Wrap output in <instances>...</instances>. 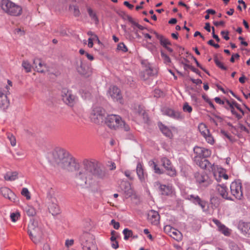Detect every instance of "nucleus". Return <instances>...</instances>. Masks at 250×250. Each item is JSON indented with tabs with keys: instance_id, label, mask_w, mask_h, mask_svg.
<instances>
[{
	"instance_id": "41",
	"label": "nucleus",
	"mask_w": 250,
	"mask_h": 250,
	"mask_svg": "<svg viewBox=\"0 0 250 250\" xmlns=\"http://www.w3.org/2000/svg\"><path fill=\"white\" fill-rule=\"evenodd\" d=\"M219 231L221 232L224 235L228 236L229 234V231L228 229L225 225H223L218 229Z\"/></svg>"
},
{
	"instance_id": "26",
	"label": "nucleus",
	"mask_w": 250,
	"mask_h": 250,
	"mask_svg": "<svg viewBox=\"0 0 250 250\" xmlns=\"http://www.w3.org/2000/svg\"><path fill=\"white\" fill-rule=\"evenodd\" d=\"M136 172L140 180L143 182L145 181L146 177L147 175H145L142 166L140 163H138L136 167Z\"/></svg>"
},
{
	"instance_id": "58",
	"label": "nucleus",
	"mask_w": 250,
	"mask_h": 250,
	"mask_svg": "<svg viewBox=\"0 0 250 250\" xmlns=\"http://www.w3.org/2000/svg\"><path fill=\"white\" fill-rule=\"evenodd\" d=\"M190 81L196 84H200L202 83V81L200 79H194L193 78H190Z\"/></svg>"
},
{
	"instance_id": "53",
	"label": "nucleus",
	"mask_w": 250,
	"mask_h": 250,
	"mask_svg": "<svg viewBox=\"0 0 250 250\" xmlns=\"http://www.w3.org/2000/svg\"><path fill=\"white\" fill-rule=\"evenodd\" d=\"M73 14L75 17H79L80 15V10L77 6H73Z\"/></svg>"
},
{
	"instance_id": "55",
	"label": "nucleus",
	"mask_w": 250,
	"mask_h": 250,
	"mask_svg": "<svg viewBox=\"0 0 250 250\" xmlns=\"http://www.w3.org/2000/svg\"><path fill=\"white\" fill-rule=\"evenodd\" d=\"M111 224L116 229H118L120 228V223L118 222H116L114 219L111 220Z\"/></svg>"
},
{
	"instance_id": "44",
	"label": "nucleus",
	"mask_w": 250,
	"mask_h": 250,
	"mask_svg": "<svg viewBox=\"0 0 250 250\" xmlns=\"http://www.w3.org/2000/svg\"><path fill=\"white\" fill-rule=\"evenodd\" d=\"M117 49L123 52H126L128 50L126 46L123 42H120L118 44Z\"/></svg>"
},
{
	"instance_id": "3",
	"label": "nucleus",
	"mask_w": 250,
	"mask_h": 250,
	"mask_svg": "<svg viewBox=\"0 0 250 250\" xmlns=\"http://www.w3.org/2000/svg\"><path fill=\"white\" fill-rule=\"evenodd\" d=\"M104 122L106 125L110 129L116 130L120 127L126 131L130 130L129 125L118 115L106 114Z\"/></svg>"
},
{
	"instance_id": "21",
	"label": "nucleus",
	"mask_w": 250,
	"mask_h": 250,
	"mask_svg": "<svg viewBox=\"0 0 250 250\" xmlns=\"http://www.w3.org/2000/svg\"><path fill=\"white\" fill-rule=\"evenodd\" d=\"M216 190L223 198L232 200L231 198L229 196L228 192L227 191V188L224 185H218L216 186Z\"/></svg>"
},
{
	"instance_id": "16",
	"label": "nucleus",
	"mask_w": 250,
	"mask_h": 250,
	"mask_svg": "<svg viewBox=\"0 0 250 250\" xmlns=\"http://www.w3.org/2000/svg\"><path fill=\"white\" fill-rule=\"evenodd\" d=\"M147 218L152 224L157 225L159 222L160 215L157 211L151 210L147 214Z\"/></svg>"
},
{
	"instance_id": "20",
	"label": "nucleus",
	"mask_w": 250,
	"mask_h": 250,
	"mask_svg": "<svg viewBox=\"0 0 250 250\" xmlns=\"http://www.w3.org/2000/svg\"><path fill=\"white\" fill-rule=\"evenodd\" d=\"M33 64L35 67L36 70L41 73L44 72L46 70V65L42 62L41 60L39 59H35L33 61Z\"/></svg>"
},
{
	"instance_id": "8",
	"label": "nucleus",
	"mask_w": 250,
	"mask_h": 250,
	"mask_svg": "<svg viewBox=\"0 0 250 250\" xmlns=\"http://www.w3.org/2000/svg\"><path fill=\"white\" fill-rule=\"evenodd\" d=\"M107 96L113 101L123 103V96L119 88L115 85H111L107 91Z\"/></svg>"
},
{
	"instance_id": "61",
	"label": "nucleus",
	"mask_w": 250,
	"mask_h": 250,
	"mask_svg": "<svg viewBox=\"0 0 250 250\" xmlns=\"http://www.w3.org/2000/svg\"><path fill=\"white\" fill-rule=\"evenodd\" d=\"M240 56L238 54H233L230 59V61L231 62H234V59H238L239 58Z\"/></svg>"
},
{
	"instance_id": "57",
	"label": "nucleus",
	"mask_w": 250,
	"mask_h": 250,
	"mask_svg": "<svg viewBox=\"0 0 250 250\" xmlns=\"http://www.w3.org/2000/svg\"><path fill=\"white\" fill-rule=\"evenodd\" d=\"M208 44L214 47L215 48H218L220 47L218 44L214 43V41L212 40L208 41Z\"/></svg>"
},
{
	"instance_id": "30",
	"label": "nucleus",
	"mask_w": 250,
	"mask_h": 250,
	"mask_svg": "<svg viewBox=\"0 0 250 250\" xmlns=\"http://www.w3.org/2000/svg\"><path fill=\"white\" fill-rule=\"evenodd\" d=\"M154 34L156 35V37L160 40L161 44L164 47H167V45L170 44V42L168 39L164 38L162 36L159 35L156 32H154Z\"/></svg>"
},
{
	"instance_id": "22",
	"label": "nucleus",
	"mask_w": 250,
	"mask_h": 250,
	"mask_svg": "<svg viewBox=\"0 0 250 250\" xmlns=\"http://www.w3.org/2000/svg\"><path fill=\"white\" fill-rule=\"evenodd\" d=\"M47 206L58 203L54 191L50 189L47 194Z\"/></svg>"
},
{
	"instance_id": "35",
	"label": "nucleus",
	"mask_w": 250,
	"mask_h": 250,
	"mask_svg": "<svg viewBox=\"0 0 250 250\" xmlns=\"http://www.w3.org/2000/svg\"><path fill=\"white\" fill-rule=\"evenodd\" d=\"M232 115L235 116L238 120L242 118L245 114V110H231Z\"/></svg>"
},
{
	"instance_id": "13",
	"label": "nucleus",
	"mask_w": 250,
	"mask_h": 250,
	"mask_svg": "<svg viewBox=\"0 0 250 250\" xmlns=\"http://www.w3.org/2000/svg\"><path fill=\"white\" fill-rule=\"evenodd\" d=\"M0 193L3 197L8 199L12 202L17 203L19 201L16 195L7 187H1L0 188Z\"/></svg>"
},
{
	"instance_id": "23",
	"label": "nucleus",
	"mask_w": 250,
	"mask_h": 250,
	"mask_svg": "<svg viewBox=\"0 0 250 250\" xmlns=\"http://www.w3.org/2000/svg\"><path fill=\"white\" fill-rule=\"evenodd\" d=\"M155 186L159 188L161 194L164 195H168L171 192V189L166 185H161L158 182L155 183Z\"/></svg>"
},
{
	"instance_id": "42",
	"label": "nucleus",
	"mask_w": 250,
	"mask_h": 250,
	"mask_svg": "<svg viewBox=\"0 0 250 250\" xmlns=\"http://www.w3.org/2000/svg\"><path fill=\"white\" fill-rule=\"evenodd\" d=\"M21 194L25 197L27 200H29L31 198L30 192L28 189L26 188H24L22 189Z\"/></svg>"
},
{
	"instance_id": "40",
	"label": "nucleus",
	"mask_w": 250,
	"mask_h": 250,
	"mask_svg": "<svg viewBox=\"0 0 250 250\" xmlns=\"http://www.w3.org/2000/svg\"><path fill=\"white\" fill-rule=\"evenodd\" d=\"M203 147H200L199 146H195L194 148V152L196 154L195 157H199L202 158V152L203 151Z\"/></svg>"
},
{
	"instance_id": "29",
	"label": "nucleus",
	"mask_w": 250,
	"mask_h": 250,
	"mask_svg": "<svg viewBox=\"0 0 250 250\" xmlns=\"http://www.w3.org/2000/svg\"><path fill=\"white\" fill-rule=\"evenodd\" d=\"M158 125L160 129L164 135L168 137L172 136V132L167 127L162 123H159Z\"/></svg>"
},
{
	"instance_id": "9",
	"label": "nucleus",
	"mask_w": 250,
	"mask_h": 250,
	"mask_svg": "<svg viewBox=\"0 0 250 250\" xmlns=\"http://www.w3.org/2000/svg\"><path fill=\"white\" fill-rule=\"evenodd\" d=\"M80 241L82 249L90 247L96 243L94 235L87 232L83 233L80 237Z\"/></svg>"
},
{
	"instance_id": "36",
	"label": "nucleus",
	"mask_w": 250,
	"mask_h": 250,
	"mask_svg": "<svg viewBox=\"0 0 250 250\" xmlns=\"http://www.w3.org/2000/svg\"><path fill=\"white\" fill-rule=\"evenodd\" d=\"M22 66L24 68L26 72L28 73L31 71L32 66L27 61H23L22 62Z\"/></svg>"
},
{
	"instance_id": "59",
	"label": "nucleus",
	"mask_w": 250,
	"mask_h": 250,
	"mask_svg": "<svg viewBox=\"0 0 250 250\" xmlns=\"http://www.w3.org/2000/svg\"><path fill=\"white\" fill-rule=\"evenodd\" d=\"M230 247L232 250H239V248L234 243H231L230 244Z\"/></svg>"
},
{
	"instance_id": "28",
	"label": "nucleus",
	"mask_w": 250,
	"mask_h": 250,
	"mask_svg": "<svg viewBox=\"0 0 250 250\" xmlns=\"http://www.w3.org/2000/svg\"><path fill=\"white\" fill-rule=\"evenodd\" d=\"M188 199L192 201L194 203H197L203 209L205 208L206 202L201 200L198 196H195L194 195H190Z\"/></svg>"
},
{
	"instance_id": "43",
	"label": "nucleus",
	"mask_w": 250,
	"mask_h": 250,
	"mask_svg": "<svg viewBox=\"0 0 250 250\" xmlns=\"http://www.w3.org/2000/svg\"><path fill=\"white\" fill-rule=\"evenodd\" d=\"M7 138L10 142L11 145L12 146H15L16 145V140L15 136L10 133L8 134Z\"/></svg>"
},
{
	"instance_id": "52",
	"label": "nucleus",
	"mask_w": 250,
	"mask_h": 250,
	"mask_svg": "<svg viewBox=\"0 0 250 250\" xmlns=\"http://www.w3.org/2000/svg\"><path fill=\"white\" fill-rule=\"evenodd\" d=\"M82 250H98V248L95 243L91 245L90 247H87L85 249H82Z\"/></svg>"
},
{
	"instance_id": "5",
	"label": "nucleus",
	"mask_w": 250,
	"mask_h": 250,
	"mask_svg": "<svg viewBox=\"0 0 250 250\" xmlns=\"http://www.w3.org/2000/svg\"><path fill=\"white\" fill-rule=\"evenodd\" d=\"M0 6L6 13L10 16H19L22 13L21 7L10 0H2Z\"/></svg>"
},
{
	"instance_id": "56",
	"label": "nucleus",
	"mask_w": 250,
	"mask_h": 250,
	"mask_svg": "<svg viewBox=\"0 0 250 250\" xmlns=\"http://www.w3.org/2000/svg\"><path fill=\"white\" fill-rule=\"evenodd\" d=\"M238 127L241 130L246 131L247 133H249V131L248 128H247L244 125H243L241 124H239Z\"/></svg>"
},
{
	"instance_id": "6",
	"label": "nucleus",
	"mask_w": 250,
	"mask_h": 250,
	"mask_svg": "<svg viewBox=\"0 0 250 250\" xmlns=\"http://www.w3.org/2000/svg\"><path fill=\"white\" fill-rule=\"evenodd\" d=\"M7 83L0 85V109H6L9 104L7 96L9 93V90L12 85V83L10 80H7Z\"/></svg>"
},
{
	"instance_id": "27",
	"label": "nucleus",
	"mask_w": 250,
	"mask_h": 250,
	"mask_svg": "<svg viewBox=\"0 0 250 250\" xmlns=\"http://www.w3.org/2000/svg\"><path fill=\"white\" fill-rule=\"evenodd\" d=\"M47 206L49 212L51 213L53 216L57 215L60 213V209L58 203L54 204Z\"/></svg>"
},
{
	"instance_id": "17",
	"label": "nucleus",
	"mask_w": 250,
	"mask_h": 250,
	"mask_svg": "<svg viewBox=\"0 0 250 250\" xmlns=\"http://www.w3.org/2000/svg\"><path fill=\"white\" fill-rule=\"evenodd\" d=\"M121 189L124 191L126 198L130 197L132 194V190L130 183L127 181H122L120 184Z\"/></svg>"
},
{
	"instance_id": "7",
	"label": "nucleus",
	"mask_w": 250,
	"mask_h": 250,
	"mask_svg": "<svg viewBox=\"0 0 250 250\" xmlns=\"http://www.w3.org/2000/svg\"><path fill=\"white\" fill-rule=\"evenodd\" d=\"M61 97L63 102L70 107H73L78 101V97L74 95L72 90L63 88L62 90Z\"/></svg>"
},
{
	"instance_id": "14",
	"label": "nucleus",
	"mask_w": 250,
	"mask_h": 250,
	"mask_svg": "<svg viewBox=\"0 0 250 250\" xmlns=\"http://www.w3.org/2000/svg\"><path fill=\"white\" fill-rule=\"evenodd\" d=\"M163 166L165 168L167 173L170 176L176 175V170L173 167L170 160L166 158H163L161 160Z\"/></svg>"
},
{
	"instance_id": "34",
	"label": "nucleus",
	"mask_w": 250,
	"mask_h": 250,
	"mask_svg": "<svg viewBox=\"0 0 250 250\" xmlns=\"http://www.w3.org/2000/svg\"><path fill=\"white\" fill-rule=\"evenodd\" d=\"M198 129L203 136H206L209 132L206 125L203 123L199 124L198 125Z\"/></svg>"
},
{
	"instance_id": "19",
	"label": "nucleus",
	"mask_w": 250,
	"mask_h": 250,
	"mask_svg": "<svg viewBox=\"0 0 250 250\" xmlns=\"http://www.w3.org/2000/svg\"><path fill=\"white\" fill-rule=\"evenodd\" d=\"M194 161L201 168L206 169L211 165V164L206 159L194 157Z\"/></svg>"
},
{
	"instance_id": "2",
	"label": "nucleus",
	"mask_w": 250,
	"mask_h": 250,
	"mask_svg": "<svg viewBox=\"0 0 250 250\" xmlns=\"http://www.w3.org/2000/svg\"><path fill=\"white\" fill-rule=\"evenodd\" d=\"M48 160L53 164L68 171L79 169L80 165L75 159L66 150L61 147L55 148L49 155Z\"/></svg>"
},
{
	"instance_id": "25",
	"label": "nucleus",
	"mask_w": 250,
	"mask_h": 250,
	"mask_svg": "<svg viewBox=\"0 0 250 250\" xmlns=\"http://www.w3.org/2000/svg\"><path fill=\"white\" fill-rule=\"evenodd\" d=\"M87 67L82 61L77 62V70L80 74L86 75L87 74Z\"/></svg>"
},
{
	"instance_id": "1",
	"label": "nucleus",
	"mask_w": 250,
	"mask_h": 250,
	"mask_svg": "<svg viewBox=\"0 0 250 250\" xmlns=\"http://www.w3.org/2000/svg\"><path fill=\"white\" fill-rule=\"evenodd\" d=\"M108 177V171L95 161L85 159L82 168L76 175L78 187L84 188L90 186L96 180H104Z\"/></svg>"
},
{
	"instance_id": "46",
	"label": "nucleus",
	"mask_w": 250,
	"mask_h": 250,
	"mask_svg": "<svg viewBox=\"0 0 250 250\" xmlns=\"http://www.w3.org/2000/svg\"><path fill=\"white\" fill-rule=\"evenodd\" d=\"M210 154H211V152L209 150L204 148L203 151L202 152V158H204V159H206V158L209 156L210 155Z\"/></svg>"
},
{
	"instance_id": "24",
	"label": "nucleus",
	"mask_w": 250,
	"mask_h": 250,
	"mask_svg": "<svg viewBox=\"0 0 250 250\" xmlns=\"http://www.w3.org/2000/svg\"><path fill=\"white\" fill-rule=\"evenodd\" d=\"M238 228L242 232L250 234V223L240 221L238 224Z\"/></svg>"
},
{
	"instance_id": "38",
	"label": "nucleus",
	"mask_w": 250,
	"mask_h": 250,
	"mask_svg": "<svg viewBox=\"0 0 250 250\" xmlns=\"http://www.w3.org/2000/svg\"><path fill=\"white\" fill-rule=\"evenodd\" d=\"M26 212L27 214L29 216H33L36 213L35 208L31 206H28L26 208Z\"/></svg>"
},
{
	"instance_id": "4",
	"label": "nucleus",
	"mask_w": 250,
	"mask_h": 250,
	"mask_svg": "<svg viewBox=\"0 0 250 250\" xmlns=\"http://www.w3.org/2000/svg\"><path fill=\"white\" fill-rule=\"evenodd\" d=\"M28 233L31 240L36 244L41 243L42 232L38 221L32 219L28 225Z\"/></svg>"
},
{
	"instance_id": "11",
	"label": "nucleus",
	"mask_w": 250,
	"mask_h": 250,
	"mask_svg": "<svg viewBox=\"0 0 250 250\" xmlns=\"http://www.w3.org/2000/svg\"><path fill=\"white\" fill-rule=\"evenodd\" d=\"M231 194L236 199H241L243 196L241 183L234 181L230 186Z\"/></svg>"
},
{
	"instance_id": "48",
	"label": "nucleus",
	"mask_w": 250,
	"mask_h": 250,
	"mask_svg": "<svg viewBox=\"0 0 250 250\" xmlns=\"http://www.w3.org/2000/svg\"><path fill=\"white\" fill-rule=\"evenodd\" d=\"M20 215L19 212L12 213L10 215V218L12 221L14 222H16L20 217Z\"/></svg>"
},
{
	"instance_id": "64",
	"label": "nucleus",
	"mask_w": 250,
	"mask_h": 250,
	"mask_svg": "<svg viewBox=\"0 0 250 250\" xmlns=\"http://www.w3.org/2000/svg\"><path fill=\"white\" fill-rule=\"evenodd\" d=\"M111 242V246L113 249H116L119 248V244L118 241H115Z\"/></svg>"
},
{
	"instance_id": "49",
	"label": "nucleus",
	"mask_w": 250,
	"mask_h": 250,
	"mask_svg": "<svg viewBox=\"0 0 250 250\" xmlns=\"http://www.w3.org/2000/svg\"><path fill=\"white\" fill-rule=\"evenodd\" d=\"M145 111V110H144ZM139 114H141L143 116V119L144 120V122L146 124H148L149 122V117L148 115L146 114V112H143L141 113V111L139 112Z\"/></svg>"
},
{
	"instance_id": "62",
	"label": "nucleus",
	"mask_w": 250,
	"mask_h": 250,
	"mask_svg": "<svg viewBox=\"0 0 250 250\" xmlns=\"http://www.w3.org/2000/svg\"><path fill=\"white\" fill-rule=\"evenodd\" d=\"M215 102L219 104H224V102L219 97H216L214 98Z\"/></svg>"
},
{
	"instance_id": "37",
	"label": "nucleus",
	"mask_w": 250,
	"mask_h": 250,
	"mask_svg": "<svg viewBox=\"0 0 250 250\" xmlns=\"http://www.w3.org/2000/svg\"><path fill=\"white\" fill-rule=\"evenodd\" d=\"M124 235V239L125 240H127L129 237H131L133 236V232L132 231L128 229H124L123 232Z\"/></svg>"
},
{
	"instance_id": "63",
	"label": "nucleus",
	"mask_w": 250,
	"mask_h": 250,
	"mask_svg": "<svg viewBox=\"0 0 250 250\" xmlns=\"http://www.w3.org/2000/svg\"><path fill=\"white\" fill-rule=\"evenodd\" d=\"M74 240L73 239L67 240L65 241V246L66 247H69L73 244Z\"/></svg>"
},
{
	"instance_id": "10",
	"label": "nucleus",
	"mask_w": 250,
	"mask_h": 250,
	"mask_svg": "<svg viewBox=\"0 0 250 250\" xmlns=\"http://www.w3.org/2000/svg\"><path fill=\"white\" fill-rule=\"evenodd\" d=\"M106 115L105 110H92L90 118L92 122L100 124L105 121Z\"/></svg>"
},
{
	"instance_id": "39",
	"label": "nucleus",
	"mask_w": 250,
	"mask_h": 250,
	"mask_svg": "<svg viewBox=\"0 0 250 250\" xmlns=\"http://www.w3.org/2000/svg\"><path fill=\"white\" fill-rule=\"evenodd\" d=\"M214 61L216 65L218 67L224 70H227V67L224 66V64L218 60V58L216 56L214 57Z\"/></svg>"
},
{
	"instance_id": "50",
	"label": "nucleus",
	"mask_w": 250,
	"mask_h": 250,
	"mask_svg": "<svg viewBox=\"0 0 250 250\" xmlns=\"http://www.w3.org/2000/svg\"><path fill=\"white\" fill-rule=\"evenodd\" d=\"M81 94L82 97L84 99H89L91 97V94L87 91L83 90V91L81 93Z\"/></svg>"
},
{
	"instance_id": "60",
	"label": "nucleus",
	"mask_w": 250,
	"mask_h": 250,
	"mask_svg": "<svg viewBox=\"0 0 250 250\" xmlns=\"http://www.w3.org/2000/svg\"><path fill=\"white\" fill-rule=\"evenodd\" d=\"M94 39H93V37H90L88 39V46L90 48H92L93 46V42H94Z\"/></svg>"
},
{
	"instance_id": "18",
	"label": "nucleus",
	"mask_w": 250,
	"mask_h": 250,
	"mask_svg": "<svg viewBox=\"0 0 250 250\" xmlns=\"http://www.w3.org/2000/svg\"><path fill=\"white\" fill-rule=\"evenodd\" d=\"M163 114L170 118L176 119H182L184 115L179 110H162Z\"/></svg>"
},
{
	"instance_id": "45",
	"label": "nucleus",
	"mask_w": 250,
	"mask_h": 250,
	"mask_svg": "<svg viewBox=\"0 0 250 250\" xmlns=\"http://www.w3.org/2000/svg\"><path fill=\"white\" fill-rule=\"evenodd\" d=\"M161 55L162 59H163L165 63H169L171 62V60L170 58L165 53H164L163 51H161Z\"/></svg>"
},
{
	"instance_id": "47",
	"label": "nucleus",
	"mask_w": 250,
	"mask_h": 250,
	"mask_svg": "<svg viewBox=\"0 0 250 250\" xmlns=\"http://www.w3.org/2000/svg\"><path fill=\"white\" fill-rule=\"evenodd\" d=\"M206 141L209 144H212L214 143V139L211 135L209 132L206 136H204Z\"/></svg>"
},
{
	"instance_id": "32",
	"label": "nucleus",
	"mask_w": 250,
	"mask_h": 250,
	"mask_svg": "<svg viewBox=\"0 0 250 250\" xmlns=\"http://www.w3.org/2000/svg\"><path fill=\"white\" fill-rule=\"evenodd\" d=\"M195 177L196 179V181L199 183H203L206 181L207 179L208 178V176L204 174H200L199 173H197L195 174Z\"/></svg>"
},
{
	"instance_id": "54",
	"label": "nucleus",
	"mask_w": 250,
	"mask_h": 250,
	"mask_svg": "<svg viewBox=\"0 0 250 250\" xmlns=\"http://www.w3.org/2000/svg\"><path fill=\"white\" fill-rule=\"evenodd\" d=\"M221 34L225 40L228 41L229 39V32L228 31H222L221 32Z\"/></svg>"
},
{
	"instance_id": "51",
	"label": "nucleus",
	"mask_w": 250,
	"mask_h": 250,
	"mask_svg": "<svg viewBox=\"0 0 250 250\" xmlns=\"http://www.w3.org/2000/svg\"><path fill=\"white\" fill-rule=\"evenodd\" d=\"M163 92L160 89H155L154 92V96L155 97L159 98L163 96Z\"/></svg>"
},
{
	"instance_id": "31",
	"label": "nucleus",
	"mask_w": 250,
	"mask_h": 250,
	"mask_svg": "<svg viewBox=\"0 0 250 250\" xmlns=\"http://www.w3.org/2000/svg\"><path fill=\"white\" fill-rule=\"evenodd\" d=\"M18 173L16 171L8 172L4 175V179L7 181H14L18 178Z\"/></svg>"
},
{
	"instance_id": "33",
	"label": "nucleus",
	"mask_w": 250,
	"mask_h": 250,
	"mask_svg": "<svg viewBox=\"0 0 250 250\" xmlns=\"http://www.w3.org/2000/svg\"><path fill=\"white\" fill-rule=\"evenodd\" d=\"M87 12L91 19L94 21L95 24H97L99 23V20L96 14L90 7L87 8Z\"/></svg>"
},
{
	"instance_id": "15",
	"label": "nucleus",
	"mask_w": 250,
	"mask_h": 250,
	"mask_svg": "<svg viewBox=\"0 0 250 250\" xmlns=\"http://www.w3.org/2000/svg\"><path fill=\"white\" fill-rule=\"evenodd\" d=\"M157 73L156 69L153 68L150 64L146 66L145 70L141 73L140 77L143 80H146L150 76H153Z\"/></svg>"
},
{
	"instance_id": "12",
	"label": "nucleus",
	"mask_w": 250,
	"mask_h": 250,
	"mask_svg": "<svg viewBox=\"0 0 250 250\" xmlns=\"http://www.w3.org/2000/svg\"><path fill=\"white\" fill-rule=\"evenodd\" d=\"M164 231L170 237L179 242L182 239V234L178 230L172 228L169 225H167L164 227Z\"/></svg>"
}]
</instances>
